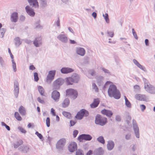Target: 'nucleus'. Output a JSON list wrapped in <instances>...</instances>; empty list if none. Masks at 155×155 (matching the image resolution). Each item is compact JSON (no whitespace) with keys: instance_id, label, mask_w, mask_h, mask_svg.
<instances>
[{"instance_id":"57","label":"nucleus","mask_w":155,"mask_h":155,"mask_svg":"<svg viewBox=\"0 0 155 155\" xmlns=\"http://www.w3.org/2000/svg\"><path fill=\"white\" fill-rule=\"evenodd\" d=\"M20 20L21 21H23L25 20V17L23 15H21L20 17Z\"/></svg>"},{"instance_id":"16","label":"nucleus","mask_w":155,"mask_h":155,"mask_svg":"<svg viewBox=\"0 0 155 155\" xmlns=\"http://www.w3.org/2000/svg\"><path fill=\"white\" fill-rule=\"evenodd\" d=\"M30 5L35 8H38L39 7L38 0H27Z\"/></svg>"},{"instance_id":"17","label":"nucleus","mask_w":155,"mask_h":155,"mask_svg":"<svg viewBox=\"0 0 155 155\" xmlns=\"http://www.w3.org/2000/svg\"><path fill=\"white\" fill-rule=\"evenodd\" d=\"M18 19V13L16 12H13L11 15V20L12 22H16Z\"/></svg>"},{"instance_id":"35","label":"nucleus","mask_w":155,"mask_h":155,"mask_svg":"<svg viewBox=\"0 0 155 155\" xmlns=\"http://www.w3.org/2000/svg\"><path fill=\"white\" fill-rule=\"evenodd\" d=\"M97 140L100 143L104 144L105 142L104 137L102 136H100L97 139Z\"/></svg>"},{"instance_id":"15","label":"nucleus","mask_w":155,"mask_h":155,"mask_svg":"<svg viewBox=\"0 0 155 155\" xmlns=\"http://www.w3.org/2000/svg\"><path fill=\"white\" fill-rule=\"evenodd\" d=\"M25 10L27 13L30 16L33 17L35 15L34 10L29 6L27 5L25 7Z\"/></svg>"},{"instance_id":"21","label":"nucleus","mask_w":155,"mask_h":155,"mask_svg":"<svg viewBox=\"0 0 155 155\" xmlns=\"http://www.w3.org/2000/svg\"><path fill=\"white\" fill-rule=\"evenodd\" d=\"M77 53L81 56H84L85 53V49L82 48H77L76 49Z\"/></svg>"},{"instance_id":"51","label":"nucleus","mask_w":155,"mask_h":155,"mask_svg":"<svg viewBox=\"0 0 155 155\" xmlns=\"http://www.w3.org/2000/svg\"><path fill=\"white\" fill-rule=\"evenodd\" d=\"M107 34L111 38H112L114 35V32L112 31H108L107 32Z\"/></svg>"},{"instance_id":"26","label":"nucleus","mask_w":155,"mask_h":155,"mask_svg":"<svg viewBox=\"0 0 155 155\" xmlns=\"http://www.w3.org/2000/svg\"><path fill=\"white\" fill-rule=\"evenodd\" d=\"M104 78L102 76H97L96 78L97 82L98 85H101L103 83Z\"/></svg>"},{"instance_id":"40","label":"nucleus","mask_w":155,"mask_h":155,"mask_svg":"<svg viewBox=\"0 0 155 155\" xmlns=\"http://www.w3.org/2000/svg\"><path fill=\"white\" fill-rule=\"evenodd\" d=\"M15 118L18 120H21L22 119L21 117L19 115L18 113L17 112H15Z\"/></svg>"},{"instance_id":"29","label":"nucleus","mask_w":155,"mask_h":155,"mask_svg":"<svg viewBox=\"0 0 155 155\" xmlns=\"http://www.w3.org/2000/svg\"><path fill=\"white\" fill-rule=\"evenodd\" d=\"M134 128L136 137L137 138H139V130L138 127L136 125H134Z\"/></svg>"},{"instance_id":"24","label":"nucleus","mask_w":155,"mask_h":155,"mask_svg":"<svg viewBox=\"0 0 155 155\" xmlns=\"http://www.w3.org/2000/svg\"><path fill=\"white\" fill-rule=\"evenodd\" d=\"M40 6L42 8L46 7L48 5V2L47 0H39Z\"/></svg>"},{"instance_id":"32","label":"nucleus","mask_w":155,"mask_h":155,"mask_svg":"<svg viewBox=\"0 0 155 155\" xmlns=\"http://www.w3.org/2000/svg\"><path fill=\"white\" fill-rule=\"evenodd\" d=\"M38 91L41 96H44V90L43 88L41 86H39L38 87Z\"/></svg>"},{"instance_id":"49","label":"nucleus","mask_w":155,"mask_h":155,"mask_svg":"<svg viewBox=\"0 0 155 155\" xmlns=\"http://www.w3.org/2000/svg\"><path fill=\"white\" fill-rule=\"evenodd\" d=\"M46 123L47 126L49 127L50 126V119L49 117H47L46 120Z\"/></svg>"},{"instance_id":"27","label":"nucleus","mask_w":155,"mask_h":155,"mask_svg":"<svg viewBox=\"0 0 155 155\" xmlns=\"http://www.w3.org/2000/svg\"><path fill=\"white\" fill-rule=\"evenodd\" d=\"M114 145V144L113 141H108L107 145V149L109 150H111L113 148Z\"/></svg>"},{"instance_id":"11","label":"nucleus","mask_w":155,"mask_h":155,"mask_svg":"<svg viewBox=\"0 0 155 155\" xmlns=\"http://www.w3.org/2000/svg\"><path fill=\"white\" fill-rule=\"evenodd\" d=\"M56 90H54L52 92L51 97L55 101L58 102L59 101L60 97V94Z\"/></svg>"},{"instance_id":"8","label":"nucleus","mask_w":155,"mask_h":155,"mask_svg":"<svg viewBox=\"0 0 155 155\" xmlns=\"http://www.w3.org/2000/svg\"><path fill=\"white\" fill-rule=\"evenodd\" d=\"M57 39L61 42L66 43L68 41V39L67 35L65 34H60L57 37Z\"/></svg>"},{"instance_id":"33","label":"nucleus","mask_w":155,"mask_h":155,"mask_svg":"<svg viewBox=\"0 0 155 155\" xmlns=\"http://www.w3.org/2000/svg\"><path fill=\"white\" fill-rule=\"evenodd\" d=\"M70 103V101L68 98H66L64 100L63 103V107H65L68 106Z\"/></svg>"},{"instance_id":"38","label":"nucleus","mask_w":155,"mask_h":155,"mask_svg":"<svg viewBox=\"0 0 155 155\" xmlns=\"http://www.w3.org/2000/svg\"><path fill=\"white\" fill-rule=\"evenodd\" d=\"M22 143L23 141L21 140H19L17 143L15 144L14 145L15 148H17L19 146H20L22 144Z\"/></svg>"},{"instance_id":"19","label":"nucleus","mask_w":155,"mask_h":155,"mask_svg":"<svg viewBox=\"0 0 155 155\" xmlns=\"http://www.w3.org/2000/svg\"><path fill=\"white\" fill-rule=\"evenodd\" d=\"M77 148V143L74 142L71 143L69 145L68 150L71 152H74Z\"/></svg>"},{"instance_id":"48","label":"nucleus","mask_w":155,"mask_h":155,"mask_svg":"<svg viewBox=\"0 0 155 155\" xmlns=\"http://www.w3.org/2000/svg\"><path fill=\"white\" fill-rule=\"evenodd\" d=\"M132 31L133 34L134 38L136 40H137L138 39V37H137V35L136 34V33L135 31V30L134 28H132Z\"/></svg>"},{"instance_id":"43","label":"nucleus","mask_w":155,"mask_h":155,"mask_svg":"<svg viewBox=\"0 0 155 155\" xmlns=\"http://www.w3.org/2000/svg\"><path fill=\"white\" fill-rule=\"evenodd\" d=\"M125 101V104L127 107H130L131 104L125 96H124Z\"/></svg>"},{"instance_id":"60","label":"nucleus","mask_w":155,"mask_h":155,"mask_svg":"<svg viewBox=\"0 0 155 155\" xmlns=\"http://www.w3.org/2000/svg\"><path fill=\"white\" fill-rule=\"evenodd\" d=\"M29 69L30 70H34L35 69V68L33 65H31L30 66Z\"/></svg>"},{"instance_id":"9","label":"nucleus","mask_w":155,"mask_h":155,"mask_svg":"<svg viewBox=\"0 0 155 155\" xmlns=\"http://www.w3.org/2000/svg\"><path fill=\"white\" fill-rule=\"evenodd\" d=\"M78 139L80 142L82 141L83 140L89 141L92 139V137L89 134H83L79 136Z\"/></svg>"},{"instance_id":"18","label":"nucleus","mask_w":155,"mask_h":155,"mask_svg":"<svg viewBox=\"0 0 155 155\" xmlns=\"http://www.w3.org/2000/svg\"><path fill=\"white\" fill-rule=\"evenodd\" d=\"M74 70L69 67L62 68L61 70V72L62 74H66L73 72Z\"/></svg>"},{"instance_id":"13","label":"nucleus","mask_w":155,"mask_h":155,"mask_svg":"<svg viewBox=\"0 0 155 155\" xmlns=\"http://www.w3.org/2000/svg\"><path fill=\"white\" fill-rule=\"evenodd\" d=\"M66 143V140L65 139L62 138L60 139L58 142L56 147L57 149L62 148L65 145Z\"/></svg>"},{"instance_id":"25","label":"nucleus","mask_w":155,"mask_h":155,"mask_svg":"<svg viewBox=\"0 0 155 155\" xmlns=\"http://www.w3.org/2000/svg\"><path fill=\"white\" fill-rule=\"evenodd\" d=\"M11 57L12 59V68L13 70V71L14 72H16L17 71V68L16 67V63L15 62L14 60L13 59L14 57L13 55L12 54H10Z\"/></svg>"},{"instance_id":"42","label":"nucleus","mask_w":155,"mask_h":155,"mask_svg":"<svg viewBox=\"0 0 155 155\" xmlns=\"http://www.w3.org/2000/svg\"><path fill=\"white\" fill-rule=\"evenodd\" d=\"M19 111L21 115H24L25 113V110L23 107H20L19 109Z\"/></svg>"},{"instance_id":"44","label":"nucleus","mask_w":155,"mask_h":155,"mask_svg":"<svg viewBox=\"0 0 155 155\" xmlns=\"http://www.w3.org/2000/svg\"><path fill=\"white\" fill-rule=\"evenodd\" d=\"M34 76L35 81H38L39 80L38 73L37 72L34 73Z\"/></svg>"},{"instance_id":"62","label":"nucleus","mask_w":155,"mask_h":155,"mask_svg":"<svg viewBox=\"0 0 155 155\" xmlns=\"http://www.w3.org/2000/svg\"><path fill=\"white\" fill-rule=\"evenodd\" d=\"M93 151L92 150H89L87 153L86 155H92L93 154Z\"/></svg>"},{"instance_id":"34","label":"nucleus","mask_w":155,"mask_h":155,"mask_svg":"<svg viewBox=\"0 0 155 155\" xmlns=\"http://www.w3.org/2000/svg\"><path fill=\"white\" fill-rule=\"evenodd\" d=\"M63 115L68 118L70 119L71 118V114L69 112L66 111H63L62 112Z\"/></svg>"},{"instance_id":"64","label":"nucleus","mask_w":155,"mask_h":155,"mask_svg":"<svg viewBox=\"0 0 155 155\" xmlns=\"http://www.w3.org/2000/svg\"><path fill=\"white\" fill-rule=\"evenodd\" d=\"M92 16L95 18L97 17V13L95 12H93L92 14Z\"/></svg>"},{"instance_id":"3","label":"nucleus","mask_w":155,"mask_h":155,"mask_svg":"<svg viewBox=\"0 0 155 155\" xmlns=\"http://www.w3.org/2000/svg\"><path fill=\"white\" fill-rule=\"evenodd\" d=\"M80 77L78 74H74L71 77L66 78V82L68 85L73 84V83H78L80 79Z\"/></svg>"},{"instance_id":"1","label":"nucleus","mask_w":155,"mask_h":155,"mask_svg":"<svg viewBox=\"0 0 155 155\" xmlns=\"http://www.w3.org/2000/svg\"><path fill=\"white\" fill-rule=\"evenodd\" d=\"M108 93L110 97H113L116 99H119L120 97L119 91L117 89L116 86L113 84L110 86L108 89Z\"/></svg>"},{"instance_id":"23","label":"nucleus","mask_w":155,"mask_h":155,"mask_svg":"<svg viewBox=\"0 0 155 155\" xmlns=\"http://www.w3.org/2000/svg\"><path fill=\"white\" fill-rule=\"evenodd\" d=\"M133 61L134 63L140 69L144 71H146V70L145 67L141 65L136 59H134Z\"/></svg>"},{"instance_id":"7","label":"nucleus","mask_w":155,"mask_h":155,"mask_svg":"<svg viewBox=\"0 0 155 155\" xmlns=\"http://www.w3.org/2000/svg\"><path fill=\"white\" fill-rule=\"evenodd\" d=\"M67 95L71 96L73 99L76 98L78 96V93L77 91L73 89L70 88L66 91Z\"/></svg>"},{"instance_id":"5","label":"nucleus","mask_w":155,"mask_h":155,"mask_svg":"<svg viewBox=\"0 0 155 155\" xmlns=\"http://www.w3.org/2000/svg\"><path fill=\"white\" fill-rule=\"evenodd\" d=\"M107 122V118L105 117H102L99 114L97 115L95 118L96 124L103 126Z\"/></svg>"},{"instance_id":"30","label":"nucleus","mask_w":155,"mask_h":155,"mask_svg":"<svg viewBox=\"0 0 155 155\" xmlns=\"http://www.w3.org/2000/svg\"><path fill=\"white\" fill-rule=\"evenodd\" d=\"M15 44L17 47H18L21 44V42L20 41L19 38L18 37H17L15 39Z\"/></svg>"},{"instance_id":"39","label":"nucleus","mask_w":155,"mask_h":155,"mask_svg":"<svg viewBox=\"0 0 155 155\" xmlns=\"http://www.w3.org/2000/svg\"><path fill=\"white\" fill-rule=\"evenodd\" d=\"M6 31V29L4 28H2L0 29V33L1 35V38H2L3 37Z\"/></svg>"},{"instance_id":"58","label":"nucleus","mask_w":155,"mask_h":155,"mask_svg":"<svg viewBox=\"0 0 155 155\" xmlns=\"http://www.w3.org/2000/svg\"><path fill=\"white\" fill-rule=\"evenodd\" d=\"M70 126H74L76 123V122L74 121V120H71L70 121Z\"/></svg>"},{"instance_id":"63","label":"nucleus","mask_w":155,"mask_h":155,"mask_svg":"<svg viewBox=\"0 0 155 155\" xmlns=\"http://www.w3.org/2000/svg\"><path fill=\"white\" fill-rule=\"evenodd\" d=\"M134 88L137 90H139L140 89V86L138 85H135L134 86Z\"/></svg>"},{"instance_id":"20","label":"nucleus","mask_w":155,"mask_h":155,"mask_svg":"<svg viewBox=\"0 0 155 155\" xmlns=\"http://www.w3.org/2000/svg\"><path fill=\"white\" fill-rule=\"evenodd\" d=\"M42 43L41 38V37L36 38L33 42L34 44L36 47H39Z\"/></svg>"},{"instance_id":"56","label":"nucleus","mask_w":155,"mask_h":155,"mask_svg":"<svg viewBox=\"0 0 155 155\" xmlns=\"http://www.w3.org/2000/svg\"><path fill=\"white\" fill-rule=\"evenodd\" d=\"M37 100L38 102L41 104H43L45 103L44 101L41 100L40 97H38L37 98Z\"/></svg>"},{"instance_id":"4","label":"nucleus","mask_w":155,"mask_h":155,"mask_svg":"<svg viewBox=\"0 0 155 155\" xmlns=\"http://www.w3.org/2000/svg\"><path fill=\"white\" fill-rule=\"evenodd\" d=\"M64 82V80L62 78H58L54 81L53 83L52 87L53 89L55 90L59 89Z\"/></svg>"},{"instance_id":"55","label":"nucleus","mask_w":155,"mask_h":155,"mask_svg":"<svg viewBox=\"0 0 155 155\" xmlns=\"http://www.w3.org/2000/svg\"><path fill=\"white\" fill-rule=\"evenodd\" d=\"M35 134L39 138H40V139H41L43 138L42 135L41 134L39 133L38 131L36 132Z\"/></svg>"},{"instance_id":"50","label":"nucleus","mask_w":155,"mask_h":155,"mask_svg":"<svg viewBox=\"0 0 155 155\" xmlns=\"http://www.w3.org/2000/svg\"><path fill=\"white\" fill-rule=\"evenodd\" d=\"M89 73L91 75L93 76H95L96 75V72L94 70H91Z\"/></svg>"},{"instance_id":"6","label":"nucleus","mask_w":155,"mask_h":155,"mask_svg":"<svg viewBox=\"0 0 155 155\" xmlns=\"http://www.w3.org/2000/svg\"><path fill=\"white\" fill-rule=\"evenodd\" d=\"M89 114V113L87 111L82 109L78 112L75 117L77 119L81 120L84 117L87 116Z\"/></svg>"},{"instance_id":"36","label":"nucleus","mask_w":155,"mask_h":155,"mask_svg":"<svg viewBox=\"0 0 155 155\" xmlns=\"http://www.w3.org/2000/svg\"><path fill=\"white\" fill-rule=\"evenodd\" d=\"M103 16L104 17L106 22L107 23H109L110 21L108 14H103Z\"/></svg>"},{"instance_id":"37","label":"nucleus","mask_w":155,"mask_h":155,"mask_svg":"<svg viewBox=\"0 0 155 155\" xmlns=\"http://www.w3.org/2000/svg\"><path fill=\"white\" fill-rule=\"evenodd\" d=\"M92 89L94 90L96 92H98V89L96 84L94 83H93L92 84Z\"/></svg>"},{"instance_id":"12","label":"nucleus","mask_w":155,"mask_h":155,"mask_svg":"<svg viewBox=\"0 0 155 155\" xmlns=\"http://www.w3.org/2000/svg\"><path fill=\"white\" fill-rule=\"evenodd\" d=\"M19 92V87L17 81H15L14 82V93L15 98H17L18 96Z\"/></svg>"},{"instance_id":"61","label":"nucleus","mask_w":155,"mask_h":155,"mask_svg":"<svg viewBox=\"0 0 155 155\" xmlns=\"http://www.w3.org/2000/svg\"><path fill=\"white\" fill-rule=\"evenodd\" d=\"M51 112L53 116H55L56 115L55 110L53 108L51 109Z\"/></svg>"},{"instance_id":"53","label":"nucleus","mask_w":155,"mask_h":155,"mask_svg":"<svg viewBox=\"0 0 155 155\" xmlns=\"http://www.w3.org/2000/svg\"><path fill=\"white\" fill-rule=\"evenodd\" d=\"M89 63V58L88 57H86L84 59V64H88Z\"/></svg>"},{"instance_id":"41","label":"nucleus","mask_w":155,"mask_h":155,"mask_svg":"<svg viewBox=\"0 0 155 155\" xmlns=\"http://www.w3.org/2000/svg\"><path fill=\"white\" fill-rule=\"evenodd\" d=\"M29 150V148L28 146H24L22 147V150L24 152L27 153Z\"/></svg>"},{"instance_id":"22","label":"nucleus","mask_w":155,"mask_h":155,"mask_svg":"<svg viewBox=\"0 0 155 155\" xmlns=\"http://www.w3.org/2000/svg\"><path fill=\"white\" fill-rule=\"evenodd\" d=\"M101 112L102 114L109 117H111L112 115V113L111 111L106 109L102 110Z\"/></svg>"},{"instance_id":"54","label":"nucleus","mask_w":155,"mask_h":155,"mask_svg":"<svg viewBox=\"0 0 155 155\" xmlns=\"http://www.w3.org/2000/svg\"><path fill=\"white\" fill-rule=\"evenodd\" d=\"M78 131L76 130H74L73 132V136L74 137H75L77 134H78Z\"/></svg>"},{"instance_id":"10","label":"nucleus","mask_w":155,"mask_h":155,"mask_svg":"<svg viewBox=\"0 0 155 155\" xmlns=\"http://www.w3.org/2000/svg\"><path fill=\"white\" fill-rule=\"evenodd\" d=\"M135 97L137 100L141 101H149V97L144 94H136Z\"/></svg>"},{"instance_id":"28","label":"nucleus","mask_w":155,"mask_h":155,"mask_svg":"<svg viewBox=\"0 0 155 155\" xmlns=\"http://www.w3.org/2000/svg\"><path fill=\"white\" fill-rule=\"evenodd\" d=\"M100 103V100L99 99H94L93 102L90 104V107H97Z\"/></svg>"},{"instance_id":"47","label":"nucleus","mask_w":155,"mask_h":155,"mask_svg":"<svg viewBox=\"0 0 155 155\" xmlns=\"http://www.w3.org/2000/svg\"><path fill=\"white\" fill-rule=\"evenodd\" d=\"M0 64L2 67L4 66L5 65L4 61L1 57H0Z\"/></svg>"},{"instance_id":"45","label":"nucleus","mask_w":155,"mask_h":155,"mask_svg":"<svg viewBox=\"0 0 155 155\" xmlns=\"http://www.w3.org/2000/svg\"><path fill=\"white\" fill-rule=\"evenodd\" d=\"M76 155H84L83 151L81 150H78L76 152Z\"/></svg>"},{"instance_id":"14","label":"nucleus","mask_w":155,"mask_h":155,"mask_svg":"<svg viewBox=\"0 0 155 155\" xmlns=\"http://www.w3.org/2000/svg\"><path fill=\"white\" fill-rule=\"evenodd\" d=\"M55 73V70L50 71L46 78L47 81L50 80L51 81L53 80L54 78Z\"/></svg>"},{"instance_id":"2","label":"nucleus","mask_w":155,"mask_h":155,"mask_svg":"<svg viewBox=\"0 0 155 155\" xmlns=\"http://www.w3.org/2000/svg\"><path fill=\"white\" fill-rule=\"evenodd\" d=\"M143 80L144 84V88L147 92L151 94H155V88L152 85L150 84L146 79L143 78Z\"/></svg>"},{"instance_id":"59","label":"nucleus","mask_w":155,"mask_h":155,"mask_svg":"<svg viewBox=\"0 0 155 155\" xmlns=\"http://www.w3.org/2000/svg\"><path fill=\"white\" fill-rule=\"evenodd\" d=\"M2 124L3 125H4L5 127L8 130H10V128L7 125L5 124L3 122L2 123Z\"/></svg>"},{"instance_id":"46","label":"nucleus","mask_w":155,"mask_h":155,"mask_svg":"<svg viewBox=\"0 0 155 155\" xmlns=\"http://www.w3.org/2000/svg\"><path fill=\"white\" fill-rule=\"evenodd\" d=\"M54 24L56 25L59 28L60 27V20L59 17L58 18L57 21L55 22Z\"/></svg>"},{"instance_id":"52","label":"nucleus","mask_w":155,"mask_h":155,"mask_svg":"<svg viewBox=\"0 0 155 155\" xmlns=\"http://www.w3.org/2000/svg\"><path fill=\"white\" fill-rule=\"evenodd\" d=\"M18 129L22 133H25L26 132V131L21 127H18Z\"/></svg>"},{"instance_id":"31","label":"nucleus","mask_w":155,"mask_h":155,"mask_svg":"<svg viewBox=\"0 0 155 155\" xmlns=\"http://www.w3.org/2000/svg\"><path fill=\"white\" fill-rule=\"evenodd\" d=\"M101 70L104 72L106 74L108 75H110L111 74V72L108 69L104 68L101 67Z\"/></svg>"}]
</instances>
